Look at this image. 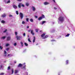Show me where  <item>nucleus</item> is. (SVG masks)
Listing matches in <instances>:
<instances>
[{
    "instance_id": "4468645a",
    "label": "nucleus",
    "mask_w": 75,
    "mask_h": 75,
    "mask_svg": "<svg viewBox=\"0 0 75 75\" xmlns=\"http://www.w3.org/2000/svg\"><path fill=\"white\" fill-rule=\"evenodd\" d=\"M35 38H34L33 40V43H34V42H35Z\"/></svg>"
},
{
    "instance_id": "20e7f679",
    "label": "nucleus",
    "mask_w": 75,
    "mask_h": 75,
    "mask_svg": "<svg viewBox=\"0 0 75 75\" xmlns=\"http://www.w3.org/2000/svg\"><path fill=\"white\" fill-rule=\"evenodd\" d=\"M6 14L5 13H4L2 15L1 17L3 18H4V17H6Z\"/></svg>"
},
{
    "instance_id": "b1692460",
    "label": "nucleus",
    "mask_w": 75,
    "mask_h": 75,
    "mask_svg": "<svg viewBox=\"0 0 75 75\" xmlns=\"http://www.w3.org/2000/svg\"><path fill=\"white\" fill-rule=\"evenodd\" d=\"M22 24H25V23L24 21H23L22 22Z\"/></svg>"
},
{
    "instance_id": "4c0bfd02",
    "label": "nucleus",
    "mask_w": 75,
    "mask_h": 75,
    "mask_svg": "<svg viewBox=\"0 0 75 75\" xmlns=\"http://www.w3.org/2000/svg\"><path fill=\"white\" fill-rule=\"evenodd\" d=\"M4 73H1L0 74V75H4Z\"/></svg>"
},
{
    "instance_id": "423d86ee",
    "label": "nucleus",
    "mask_w": 75,
    "mask_h": 75,
    "mask_svg": "<svg viewBox=\"0 0 75 75\" xmlns=\"http://www.w3.org/2000/svg\"><path fill=\"white\" fill-rule=\"evenodd\" d=\"M32 9H33V11H35V10H36L35 8V7H34V6H32Z\"/></svg>"
},
{
    "instance_id": "69168bd1",
    "label": "nucleus",
    "mask_w": 75,
    "mask_h": 75,
    "mask_svg": "<svg viewBox=\"0 0 75 75\" xmlns=\"http://www.w3.org/2000/svg\"><path fill=\"white\" fill-rule=\"evenodd\" d=\"M42 31H41V30H40V32H42Z\"/></svg>"
},
{
    "instance_id": "f3484780",
    "label": "nucleus",
    "mask_w": 75,
    "mask_h": 75,
    "mask_svg": "<svg viewBox=\"0 0 75 75\" xmlns=\"http://www.w3.org/2000/svg\"><path fill=\"white\" fill-rule=\"evenodd\" d=\"M18 71H17V70H15V71H14V73L15 74H17V73L18 72Z\"/></svg>"
},
{
    "instance_id": "8fccbe9b",
    "label": "nucleus",
    "mask_w": 75,
    "mask_h": 75,
    "mask_svg": "<svg viewBox=\"0 0 75 75\" xmlns=\"http://www.w3.org/2000/svg\"><path fill=\"white\" fill-rule=\"evenodd\" d=\"M0 67H1V68H3V66L2 65H1Z\"/></svg>"
},
{
    "instance_id": "c9c22d12",
    "label": "nucleus",
    "mask_w": 75,
    "mask_h": 75,
    "mask_svg": "<svg viewBox=\"0 0 75 75\" xmlns=\"http://www.w3.org/2000/svg\"><path fill=\"white\" fill-rule=\"evenodd\" d=\"M7 31V29H6L4 31V33H6Z\"/></svg>"
},
{
    "instance_id": "393cba45",
    "label": "nucleus",
    "mask_w": 75,
    "mask_h": 75,
    "mask_svg": "<svg viewBox=\"0 0 75 75\" xmlns=\"http://www.w3.org/2000/svg\"><path fill=\"white\" fill-rule=\"evenodd\" d=\"M11 71H12V74H13L14 73V70H13V69H12Z\"/></svg>"
},
{
    "instance_id": "a19ab883",
    "label": "nucleus",
    "mask_w": 75,
    "mask_h": 75,
    "mask_svg": "<svg viewBox=\"0 0 75 75\" xmlns=\"http://www.w3.org/2000/svg\"><path fill=\"white\" fill-rule=\"evenodd\" d=\"M9 16L10 17H13V16H12L11 15H9Z\"/></svg>"
},
{
    "instance_id": "7ed1b4c3",
    "label": "nucleus",
    "mask_w": 75,
    "mask_h": 75,
    "mask_svg": "<svg viewBox=\"0 0 75 75\" xmlns=\"http://www.w3.org/2000/svg\"><path fill=\"white\" fill-rule=\"evenodd\" d=\"M20 17L21 18V20L23 18V14L21 13H19Z\"/></svg>"
},
{
    "instance_id": "6e6d98bb",
    "label": "nucleus",
    "mask_w": 75,
    "mask_h": 75,
    "mask_svg": "<svg viewBox=\"0 0 75 75\" xmlns=\"http://www.w3.org/2000/svg\"><path fill=\"white\" fill-rule=\"evenodd\" d=\"M1 39H3L4 40L5 39V38H1Z\"/></svg>"
},
{
    "instance_id": "0eeeda50",
    "label": "nucleus",
    "mask_w": 75,
    "mask_h": 75,
    "mask_svg": "<svg viewBox=\"0 0 75 75\" xmlns=\"http://www.w3.org/2000/svg\"><path fill=\"white\" fill-rule=\"evenodd\" d=\"M23 65V64H20L18 66V67L19 68V67H21Z\"/></svg>"
},
{
    "instance_id": "ea45409f",
    "label": "nucleus",
    "mask_w": 75,
    "mask_h": 75,
    "mask_svg": "<svg viewBox=\"0 0 75 75\" xmlns=\"http://www.w3.org/2000/svg\"><path fill=\"white\" fill-rule=\"evenodd\" d=\"M4 2H5V3L6 4V3H7V1H6V0H4Z\"/></svg>"
},
{
    "instance_id": "603ef678",
    "label": "nucleus",
    "mask_w": 75,
    "mask_h": 75,
    "mask_svg": "<svg viewBox=\"0 0 75 75\" xmlns=\"http://www.w3.org/2000/svg\"><path fill=\"white\" fill-rule=\"evenodd\" d=\"M23 68H25V65L23 67Z\"/></svg>"
},
{
    "instance_id": "bb28decb",
    "label": "nucleus",
    "mask_w": 75,
    "mask_h": 75,
    "mask_svg": "<svg viewBox=\"0 0 75 75\" xmlns=\"http://www.w3.org/2000/svg\"><path fill=\"white\" fill-rule=\"evenodd\" d=\"M26 6H29V4L28 3H27L26 4Z\"/></svg>"
},
{
    "instance_id": "e2e57ef3",
    "label": "nucleus",
    "mask_w": 75,
    "mask_h": 75,
    "mask_svg": "<svg viewBox=\"0 0 75 75\" xmlns=\"http://www.w3.org/2000/svg\"><path fill=\"white\" fill-rule=\"evenodd\" d=\"M28 38H29V35H28Z\"/></svg>"
},
{
    "instance_id": "6e6552de",
    "label": "nucleus",
    "mask_w": 75,
    "mask_h": 75,
    "mask_svg": "<svg viewBox=\"0 0 75 75\" xmlns=\"http://www.w3.org/2000/svg\"><path fill=\"white\" fill-rule=\"evenodd\" d=\"M44 5H48V4H49L50 3L47 2H45L44 3Z\"/></svg>"
},
{
    "instance_id": "09e8293b",
    "label": "nucleus",
    "mask_w": 75,
    "mask_h": 75,
    "mask_svg": "<svg viewBox=\"0 0 75 75\" xmlns=\"http://www.w3.org/2000/svg\"><path fill=\"white\" fill-rule=\"evenodd\" d=\"M28 32H30L31 31V29L30 30H29L28 31Z\"/></svg>"
},
{
    "instance_id": "4be33fe9",
    "label": "nucleus",
    "mask_w": 75,
    "mask_h": 75,
    "mask_svg": "<svg viewBox=\"0 0 75 75\" xmlns=\"http://www.w3.org/2000/svg\"><path fill=\"white\" fill-rule=\"evenodd\" d=\"M21 44L22 47H23V43L22 42H21Z\"/></svg>"
},
{
    "instance_id": "9d476101",
    "label": "nucleus",
    "mask_w": 75,
    "mask_h": 75,
    "mask_svg": "<svg viewBox=\"0 0 75 75\" xmlns=\"http://www.w3.org/2000/svg\"><path fill=\"white\" fill-rule=\"evenodd\" d=\"M42 19V17H40L38 18V20L40 21V20H41Z\"/></svg>"
},
{
    "instance_id": "c85d7f7f",
    "label": "nucleus",
    "mask_w": 75,
    "mask_h": 75,
    "mask_svg": "<svg viewBox=\"0 0 75 75\" xmlns=\"http://www.w3.org/2000/svg\"><path fill=\"white\" fill-rule=\"evenodd\" d=\"M69 33H68L67 35L66 36V37H69Z\"/></svg>"
},
{
    "instance_id": "37998d69",
    "label": "nucleus",
    "mask_w": 75,
    "mask_h": 75,
    "mask_svg": "<svg viewBox=\"0 0 75 75\" xmlns=\"http://www.w3.org/2000/svg\"><path fill=\"white\" fill-rule=\"evenodd\" d=\"M9 50V48H7L6 49V51H8Z\"/></svg>"
},
{
    "instance_id": "c03bdc74",
    "label": "nucleus",
    "mask_w": 75,
    "mask_h": 75,
    "mask_svg": "<svg viewBox=\"0 0 75 75\" xmlns=\"http://www.w3.org/2000/svg\"><path fill=\"white\" fill-rule=\"evenodd\" d=\"M54 10H57V8L55 7H54Z\"/></svg>"
},
{
    "instance_id": "c756f323",
    "label": "nucleus",
    "mask_w": 75,
    "mask_h": 75,
    "mask_svg": "<svg viewBox=\"0 0 75 75\" xmlns=\"http://www.w3.org/2000/svg\"><path fill=\"white\" fill-rule=\"evenodd\" d=\"M16 13L17 15L18 14V11H16Z\"/></svg>"
},
{
    "instance_id": "a211bd4d",
    "label": "nucleus",
    "mask_w": 75,
    "mask_h": 75,
    "mask_svg": "<svg viewBox=\"0 0 75 75\" xmlns=\"http://www.w3.org/2000/svg\"><path fill=\"white\" fill-rule=\"evenodd\" d=\"M1 23H5V21H4V20H2L1 21Z\"/></svg>"
},
{
    "instance_id": "052dcab7",
    "label": "nucleus",
    "mask_w": 75,
    "mask_h": 75,
    "mask_svg": "<svg viewBox=\"0 0 75 75\" xmlns=\"http://www.w3.org/2000/svg\"><path fill=\"white\" fill-rule=\"evenodd\" d=\"M8 57H9V56H10V54H8Z\"/></svg>"
},
{
    "instance_id": "79ce46f5",
    "label": "nucleus",
    "mask_w": 75,
    "mask_h": 75,
    "mask_svg": "<svg viewBox=\"0 0 75 75\" xmlns=\"http://www.w3.org/2000/svg\"><path fill=\"white\" fill-rule=\"evenodd\" d=\"M14 46H16L17 45V43H15L14 44Z\"/></svg>"
},
{
    "instance_id": "5fc2aeb1",
    "label": "nucleus",
    "mask_w": 75,
    "mask_h": 75,
    "mask_svg": "<svg viewBox=\"0 0 75 75\" xmlns=\"http://www.w3.org/2000/svg\"><path fill=\"white\" fill-rule=\"evenodd\" d=\"M1 38H6V36H3L1 37Z\"/></svg>"
},
{
    "instance_id": "412c9836",
    "label": "nucleus",
    "mask_w": 75,
    "mask_h": 75,
    "mask_svg": "<svg viewBox=\"0 0 75 75\" xmlns=\"http://www.w3.org/2000/svg\"><path fill=\"white\" fill-rule=\"evenodd\" d=\"M26 20L27 22H29V19H28V18H26Z\"/></svg>"
},
{
    "instance_id": "a18cd8bd",
    "label": "nucleus",
    "mask_w": 75,
    "mask_h": 75,
    "mask_svg": "<svg viewBox=\"0 0 75 75\" xmlns=\"http://www.w3.org/2000/svg\"><path fill=\"white\" fill-rule=\"evenodd\" d=\"M17 0L18 1H22V0Z\"/></svg>"
},
{
    "instance_id": "a878e982",
    "label": "nucleus",
    "mask_w": 75,
    "mask_h": 75,
    "mask_svg": "<svg viewBox=\"0 0 75 75\" xmlns=\"http://www.w3.org/2000/svg\"><path fill=\"white\" fill-rule=\"evenodd\" d=\"M0 49L1 50H2L3 49V47L0 46Z\"/></svg>"
},
{
    "instance_id": "4d7b16f0",
    "label": "nucleus",
    "mask_w": 75,
    "mask_h": 75,
    "mask_svg": "<svg viewBox=\"0 0 75 75\" xmlns=\"http://www.w3.org/2000/svg\"><path fill=\"white\" fill-rule=\"evenodd\" d=\"M52 1H54V3H55V0H52Z\"/></svg>"
},
{
    "instance_id": "338daca9",
    "label": "nucleus",
    "mask_w": 75,
    "mask_h": 75,
    "mask_svg": "<svg viewBox=\"0 0 75 75\" xmlns=\"http://www.w3.org/2000/svg\"><path fill=\"white\" fill-rule=\"evenodd\" d=\"M8 38H10V37H8Z\"/></svg>"
},
{
    "instance_id": "2f4dec72",
    "label": "nucleus",
    "mask_w": 75,
    "mask_h": 75,
    "mask_svg": "<svg viewBox=\"0 0 75 75\" xmlns=\"http://www.w3.org/2000/svg\"><path fill=\"white\" fill-rule=\"evenodd\" d=\"M7 52L6 50H4V54H6Z\"/></svg>"
},
{
    "instance_id": "58836bf2",
    "label": "nucleus",
    "mask_w": 75,
    "mask_h": 75,
    "mask_svg": "<svg viewBox=\"0 0 75 75\" xmlns=\"http://www.w3.org/2000/svg\"><path fill=\"white\" fill-rule=\"evenodd\" d=\"M17 40H20V38H17Z\"/></svg>"
},
{
    "instance_id": "2eb2a0df",
    "label": "nucleus",
    "mask_w": 75,
    "mask_h": 75,
    "mask_svg": "<svg viewBox=\"0 0 75 75\" xmlns=\"http://www.w3.org/2000/svg\"><path fill=\"white\" fill-rule=\"evenodd\" d=\"M30 21L32 23L33 22V21H33V19H30Z\"/></svg>"
},
{
    "instance_id": "de8ad7c7",
    "label": "nucleus",
    "mask_w": 75,
    "mask_h": 75,
    "mask_svg": "<svg viewBox=\"0 0 75 75\" xmlns=\"http://www.w3.org/2000/svg\"><path fill=\"white\" fill-rule=\"evenodd\" d=\"M23 36L24 37V36H25V33H24L23 34Z\"/></svg>"
},
{
    "instance_id": "f704fd0d",
    "label": "nucleus",
    "mask_w": 75,
    "mask_h": 75,
    "mask_svg": "<svg viewBox=\"0 0 75 75\" xmlns=\"http://www.w3.org/2000/svg\"><path fill=\"white\" fill-rule=\"evenodd\" d=\"M10 3V0H9L7 2V4Z\"/></svg>"
},
{
    "instance_id": "ddd939ff",
    "label": "nucleus",
    "mask_w": 75,
    "mask_h": 75,
    "mask_svg": "<svg viewBox=\"0 0 75 75\" xmlns=\"http://www.w3.org/2000/svg\"><path fill=\"white\" fill-rule=\"evenodd\" d=\"M41 17H42V19L45 18V16L44 15H42Z\"/></svg>"
},
{
    "instance_id": "5701e85b",
    "label": "nucleus",
    "mask_w": 75,
    "mask_h": 75,
    "mask_svg": "<svg viewBox=\"0 0 75 75\" xmlns=\"http://www.w3.org/2000/svg\"><path fill=\"white\" fill-rule=\"evenodd\" d=\"M25 46H28V44L26 43H25Z\"/></svg>"
},
{
    "instance_id": "473e14b6",
    "label": "nucleus",
    "mask_w": 75,
    "mask_h": 75,
    "mask_svg": "<svg viewBox=\"0 0 75 75\" xmlns=\"http://www.w3.org/2000/svg\"><path fill=\"white\" fill-rule=\"evenodd\" d=\"M15 35L16 36V35H17V32H15Z\"/></svg>"
},
{
    "instance_id": "13d9d810",
    "label": "nucleus",
    "mask_w": 75,
    "mask_h": 75,
    "mask_svg": "<svg viewBox=\"0 0 75 75\" xmlns=\"http://www.w3.org/2000/svg\"><path fill=\"white\" fill-rule=\"evenodd\" d=\"M29 28V26H27V28Z\"/></svg>"
},
{
    "instance_id": "bf43d9fd",
    "label": "nucleus",
    "mask_w": 75,
    "mask_h": 75,
    "mask_svg": "<svg viewBox=\"0 0 75 75\" xmlns=\"http://www.w3.org/2000/svg\"><path fill=\"white\" fill-rule=\"evenodd\" d=\"M16 61H14V63H16Z\"/></svg>"
},
{
    "instance_id": "3c124183",
    "label": "nucleus",
    "mask_w": 75,
    "mask_h": 75,
    "mask_svg": "<svg viewBox=\"0 0 75 75\" xmlns=\"http://www.w3.org/2000/svg\"><path fill=\"white\" fill-rule=\"evenodd\" d=\"M16 38H20V37H18V36H17L16 37Z\"/></svg>"
},
{
    "instance_id": "864d4df0",
    "label": "nucleus",
    "mask_w": 75,
    "mask_h": 75,
    "mask_svg": "<svg viewBox=\"0 0 75 75\" xmlns=\"http://www.w3.org/2000/svg\"><path fill=\"white\" fill-rule=\"evenodd\" d=\"M55 40H51V41H55Z\"/></svg>"
},
{
    "instance_id": "72a5a7b5",
    "label": "nucleus",
    "mask_w": 75,
    "mask_h": 75,
    "mask_svg": "<svg viewBox=\"0 0 75 75\" xmlns=\"http://www.w3.org/2000/svg\"><path fill=\"white\" fill-rule=\"evenodd\" d=\"M48 35H47L45 36V38H48Z\"/></svg>"
},
{
    "instance_id": "39448f33",
    "label": "nucleus",
    "mask_w": 75,
    "mask_h": 75,
    "mask_svg": "<svg viewBox=\"0 0 75 75\" xmlns=\"http://www.w3.org/2000/svg\"><path fill=\"white\" fill-rule=\"evenodd\" d=\"M13 7L15 9H17V6H16L15 5H13Z\"/></svg>"
},
{
    "instance_id": "9b49d317",
    "label": "nucleus",
    "mask_w": 75,
    "mask_h": 75,
    "mask_svg": "<svg viewBox=\"0 0 75 75\" xmlns=\"http://www.w3.org/2000/svg\"><path fill=\"white\" fill-rule=\"evenodd\" d=\"M45 34L43 33L41 35V37H44V36H45Z\"/></svg>"
},
{
    "instance_id": "6ab92c4d",
    "label": "nucleus",
    "mask_w": 75,
    "mask_h": 75,
    "mask_svg": "<svg viewBox=\"0 0 75 75\" xmlns=\"http://www.w3.org/2000/svg\"><path fill=\"white\" fill-rule=\"evenodd\" d=\"M10 38H7V41H10Z\"/></svg>"
},
{
    "instance_id": "680f3d73",
    "label": "nucleus",
    "mask_w": 75,
    "mask_h": 75,
    "mask_svg": "<svg viewBox=\"0 0 75 75\" xmlns=\"http://www.w3.org/2000/svg\"><path fill=\"white\" fill-rule=\"evenodd\" d=\"M4 57H6V55L5 54V55H4Z\"/></svg>"
},
{
    "instance_id": "f8f14e48",
    "label": "nucleus",
    "mask_w": 75,
    "mask_h": 75,
    "mask_svg": "<svg viewBox=\"0 0 75 75\" xmlns=\"http://www.w3.org/2000/svg\"><path fill=\"white\" fill-rule=\"evenodd\" d=\"M46 22V21H42V23H41L42 25L44 24V23H45Z\"/></svg>"
},
{
    "instance_id": "f03ea898",
    "label": "nucleus",
    "mask_w": 75,
    "mask_h": 75,
    "mask_svg": "<svg viewBox=\"0 0 75 75\" xmlns=\"http://www.w3.org/2000/svg\"><path fill=\"white\" fill-rule=\"evenodd\" d=\"M21 6L22 7H24V4H23L21 3H19L18 5V8H21Z\"/></svg>"
},
{
    "instance_id": "0e129e2a",
    "label": "nucleus",
    "mask_w": 75,
    "mask_h": 75,
    "mask_svg": "<svg viewBox=\"0 0 75 75\" xmlns=\"http://www.w3.org/2000/svg\"><path fill=\"white\" fill-rule=\"evenodd\" d=\"M1 8H0V11H1Z\"/></svg>"
},
{
    "instance_id": "7c9ffc66",
    "label": "nucleus",
    "mask_w": 75,
    "mask_h": 75,
    "mask_svg": "<svg viewBox=\"0 0 75 75\" xmlns=\"http://www.w3.org/2000/svg\"><path fill=\"white\" fill-rule=\"evenodd\" d=\"M68 64V60H67L66 61V65H67Z\"/></svg>"
},
{
    "instance_id": "aec40b11",
    "label": "nucleus",
    "mask_w": 75,
    "mask_h": 75,
    "mask_svg": "<svg viewBox=\"0 0 75 75\" xmlns=\"http://www.w3.org/2000/svg\"><path fill=\"white\" fill-rule=\"evenodd\" d=\"M9 45H10V44H9L7 43L6 45V47H8V46H9Z\"/></svg>"
},
{
    "instance_id": "f257e3e1",
    "label": "nucleus",
    "mask_w": 75,
    "mask_h": 75,
    "mask_svg": "<svg viewBox=\"0 0 75 75\" xmlns=\"http://www.w3.org/2000/svg\"><path fill=\"white\" fill-rule=\"evenodd\" d=\"M58 20L59 22L62 23L64 21V18L63 17L60 16L58 18Z\"/></svg>"
},
{
    "instance_id": "1a4fd4ad",
    "label": "nucleus",
    "mask_w": 75,
    "mask_h": 75,
    "mask_svg": "<svg viewBox=\"0 0 75 75\" xmlns=\"http://www.w3.org/2000/svg\"><path fill=\"white\" fill-rule=\"evenodd\" d=\"M31 33L32 34V35H34V33H33V30H31Z\"/></svg>"
},
{
    "instance_id": "dca6fc26",
    "label": "nucleus",
    "mask_w": 75,
    "mask_h": 75,
    "mask_svg": "<svg viewBox=\"0 0 75 75\" xmlns=\"http://www.w3.org/2000/svg\"><path fill=\"white\" fill-rule=\"evenodd\" d=\"M35 31L36 32V33H38V29H36L35 30Z\"/></svg>"
},
{
    "instance_id": "e433bc0d",
    "label": "nucleus",
    "mask_w": 75,
    "mask_h": 75,
    "mask_svg": "<svg viewBox=\"0 0 75 75\" xmlns=\"http://www.w3.org/2000/svg\"><path fill=\"white\" fill-rule=\"evenodd\" d=\"M10 69V67H8V70H9V69Z\"/></svg>"
},
{
    "instance_id": "49530a36",
    "label": "nucleus",
    "mask_w": 75,
    "mask_h": 75,
    "mask_svg": "<svg viewBox=\"0 0 75 75\" xmlns=\"http://www.w3.org/2000/svg\"><path fill=\"white\" fill-rule=\"evenodd\" d=\"M35 17L36 18H38V16H35Z\"/></svg>"
},
{
    "instance_id": "774afa93",
    "label": "nucleus",
    "mask_w": 75,
    "mask_h": 75,
    "mask_svg": "<svg viewBox=\"0 0 75 75\" xmlns=\"http://www.w3.org/2000/svg\"><path fill=\"white\" fill-rule=\"evenodd\" d=\"M58 75H59V74H58Z\"/></svg>"
},
{
    "instance_id": "cd10ccee",
    "label": "nucleus",
    "mask_w": 75,
    "mask_h": 75,
    "mask_svg": "<svg viewBox=\"0 0 75 75\" xmlns=\"http://www.w3.org/2000/svg\"><path fill=\"white\" fill-rule=\"evenodd\" d=\"M28 41L29 42H31V40H30V38L28 39Z\"/></svg>"
}]
</instances>
